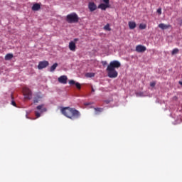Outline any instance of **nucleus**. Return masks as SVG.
<instances>
[{"label":"nucleus","mask_w":182,"mask_h":182,"mask_svg":"<svg viewBox=\"0 0 182 182\" xmlns=\"http://www.w3.org/2000/svg\"><path fill=\"white\" fill-rule=\"evenodd\" d=\"M61 112L65 117L70 119V120H76V119H79V117H80V112L77 111L75 108H70L69 107H64L62 109Z\"/></svg>","instance_id":"nucleus-1"},{"label":"nucleus","mask_w":182,"mask_h":182,"mask_svg":"<svg viewBox=\"0 0 182 182\" xmlns=\"http://www.w3.org/2000/svg\"><path fill=\"white\" fill-rule=\"evenodd\" d=\"M66 21L68 23H77L79 22V16H77L76 13H72L67 15Z\"/></svg>","instance_id":"nucleus-2"},{"label":"nucleus","mask_w":182,"mask_h":182,"mask_svg":"<svg viewBox=\"0 0 182 182\" xmlns=\"http://www.w3.org/2000/svg\"><path fill=\"white\" fill-rule=\"evenodd\" d=\"M107 72L109 77H114V61L110 63L107 68Z\"/></svg>","instance_id":"nucleus-3"},{"label":"nucleus","mask_w":182,"mask_h":182,"mask_svg":"<svg viewBox=\"0 0 182 182\" xmlns=\"http://www.w3.org/2000/svg\"><path fill=\"white\" fill-rule=\"evenodd\" d=\"M23 93L26 100H31L32 99V91L28 87H24L23 88Z\"/></svg>","instance_id":"nucleus-4"},{"label":"nucleus","mask_w":182,"mask_h":182,"mask_svg":"<svg viewBox=\"0 0 182 182\" xmlns=\"http://www.w3.org/2000/svg\"><path fill=\"white\" fill-rule=\"evenodd\" d=\"M49 66V62L47 60L40 61L38 63V69L40 70L42 69H45V68H48Z\"/></svg>","instance_id":"nucleus-5"},{"label":"nucleus","mask_w":182,"mask_h":182,"mask_svg":"<svg viewBox=\"0 0 182 182\" xmlns=\"http://www.w3.org/2000/svg\"><path fill=\"white\" fill-rule=\"evenodd\" d=\"M135 50L139 53H143L144 52H146V50H147V48L143 45H138L136 46Z\"/></svg>","instance_id":"nucleus-6"},{"label":"nucleus","mask_w":182,"mask_h":182,"mask_svg":"<svg viewBox=\"0 0 182 182\" xmlns=\"http://www.w3.org/2000/svg\"><path fill=\"white\" fill-rule=\"evenodd\" d=\"M43 97V95H42V93L37 92L35 95L33 102L34 103H39V102H41V100H42Z\"/></svg>","instance_id":"nucleus-7"},{"label":"nucleus","mask_w":182,"mask_h":182,"mask_svg":"<svg viewBox=\"0 0 182 182\" xmlns=\"http://www.w3.org/2000/svg\"><path fill=\"white\" fill-rule=\"evenodd\" d=\"M58 81L59 82V83L66 85V83H68V76L61 75L60 77L58 78Z\"/></svg>","instance_id":"nucleus-8"},{"label":"nucleus","mask_w":182,"mask_h":182,"mask_svg":"<svg viewBox=\"0 0 182 182\" xmlns=\"http://www.w3.org/2000/svg\"><path fill=\"white\" fill-rule=\"evenodd\" d=\"M88 9H90V12H93L97 9V6L94 2H90L88 4Z\"/></svg>","instance_id":"nucleus-9"},{"label":"nucleus","mask_w":182,"mask_h":182,"mask_svg":"<svg viewBox=\"0 0 182 182\" xmlns=\"http://www.w3.org/2000/svg\"><path fill=\"white\" fill-rule=\"evenodd\" d=\"M68 48L72 52H76V43L75 42L70 41Z\"/></svg>","instance_id":"nucleus-10"},{"label":"nucleus","mask_w":182,"mask_h":182,"mask_svg":"<svg viewBox=\"0 0 182 182\" xmlns=\"http://www.w3.org/2000/svg\"><path fill=\"white\" fill-rule=\"evenodd\" d=\"M69 85H70L71 86H73V85H75L77 89H79V90H80V89L82 88V87H81V85H80V83L76 82H75V80H70L69 81Z\"/></svg>","instance_id":"nucleus-11"},{"label":"nucleus","mask_w":182,"mask_h":182,"mask_svg":"<svg viewBox=\"0 0 182 182\" xmlns=\"http://www.w3.org/2000/svg\"><path fill=\"white\" fill-rule=\"evenodd\" d=\"M159 28H160L161 29H162L163 31L166 30V29H168V28H171V25L170 24H164L163 23L159 24Z\"/></svg>","instance_id":"nucleus-12"},{"label":"nucleus","mask_w":182,"mask_h":182,"mask_svg":"<svg viewBox=\"0 0 182 182\" xmlns=\"http://www.w3.org/2000/svg\"><path fill=\"white\" fill-rule=\"evenodd\" d=\"M109 5L105 4H100L98 6V8L100 9H102V11H106V9H107V8H109Z\"/></svg>","instance_id":"nucleus-13"},{"label":"nucleus","mask_w":182,"mask_h":182,"mask_svg":"<svg viewBox=\"0 0 182 182\" xmlns=\"http://www.w3.org/2000/svg\"><path fill=\"white\" fill-rule=\"evenodd\" d=\"M44 105H41L37 106L36 109L37 110H40L41 113H43L44 112H46V108H45Z\"/></svg>","instance_id":"nucleus-14"},{"label":"nucleus","mask_w":182,"mask_h":182,"mask_svg":"<svg viewBox=\"0 0 182 182\" xmlns=\"http://www.w3.org/2000/svg\"><path fill=\"white\" fill-rule=\"evenodd\" d=\"M41 9V4L36 3L32 6V11H39Z\"/></svg>","instance_id":"nucleus-15"},{"label":"nucleus","mask_w":182,"mask_h":182,"mask_svg":"<svg viewBox=\"0 0 182 182\" xmlns=\"http://www.w3.org/2000/svg\"><path fill=\"white\" fill-rule=\"evenodd\" d=\"M129 29H134L136 28V22L134 21H129L128 23Z\"/></svg>","instance_id":"nucleus-16"},{"label":"nucleus","mask_w":182,"mask_h":182,"mask_svg":"<svg viewBox=\"0 0 182 182\" xmlns=\"http://www.w3.org/2000/svg\"><path fill=\"white\" fill-rule=\"evenodd\" d=\"M14 58V54L12 53H8L5 56V60H11Z\"/></svg>","instance_id":"nucleus-17"},{"label":"nucleus","mask_w":182,"mask_h":182,"mask_svg":"<svg viewBox=\"0 0 182 182\" xmlns=\"http://www.w3.org/2000/svg\"><path fill=\"white\" fill-rule=\"evenodd\" d=\"M58 68V63H55L50 68V72H55V70Z\"/></svg>","instance_id":"nucleus-18"},{"label":"nucleus","mask_w":182,"mask_h":182,"mask_svg":"<svg viewBox=\"0 0 182 182\" xmlns=\"http://www.w3.org/2000/svg\"><path fill=\"white\" fill-rule=\"evenodd\" d=\"M104 30L105 31H107L108 32H110V31H112V28H110V25L109 23H107V25H105L104 26Z\"/></svg>","instance_id":"nucleus-19"},{"label":"nucleus","mask_w":182,"mask_h":182,"mask_svg":"<svg viewBox=\"0 0 182 182\" xmlns=\"http://www.w3.org/2000/svg\"><path fill=\"white\" fill-rule=\"evenodd\" d=\"M95 114H99V113H102L103 112L102 108H95Z\"/></svg>","instance_id":"nucleus-20"},{"label":"nucleus","mask_w":182,"mask_h":182,"mask_svg":"<svg viewBox=\"0 0 182 182\" xmlns=\"http://www.w3.org/2000/svg\"><path fill=\"white\" fill-rule=\"evenodd\" d=\"M178 52H180V50H178V48H174L172 52H171V55H177V53H178Z\"/></svg>","instance_id":"nucleus-21"},{"label":"nucleus","mask_w":182,"mask_h":182,"mask_svg":"<svg viewBox=\"0 0 182 182\" xmlns=\"http://www.w3.org/2000/svg\"><path fill=\"white\" fill-rule=\"evenodd\" d=\"M121 66V64H120V62L117 61V60H115L114 61V68H120Z\"/></svg>","instance_id":"nucleus-22"},{"label":"nucleus","mask_w":182,"mask_h":182,"mask_svg":"<svg viewBox=\"0 0 182 182\" xmlns=\"http://www.w3.org/2000/svg\"><path fill=\"white\" fill-rule=\"evenodd\" d=\"M87 77H95V73H89L86 74Z\"/></svg>","instance_id":"nucleus-23"},{"label":"nucleus","mask_w":182,"mask_h":182,"mask_svg":"<svg viewBox=\"0 0 182 182\" xmlns=\"http://www.w3.org/2000/svg\"><path fill=\"white\" fill-rule=\"evenodd\" d=\"M146 24H140L139 25V29H146Z\"/></svg>","instance_id":"nucleus-24"},{"label":"nucleus","mask_w":182,"mask_h":182,"mask_svg":"<svg viewBox=\"0 0 182 182\" xmlns=\"http://www.w3.org/2000/svg\"><path fill=\"white\" fill-rule=\"evenodd\" d=\"M102 2H104L105 5H109V0H102Z\"/></svg>","instance_id":"nucleus-25"},{"label":"nucleus","mask_w":182,"mask_h":182,"mask_svg":"<svg viewBox=\"0 0 182 182\" xmlns=\"http://www.w3.org/2000/svg\"><path fill=\"white\" fill-rule=\"evenodd\" d=\"M35 114H36L37 119L39 118V117H41V113H39V112H36V111L35 112Z\"/></svg>","instance_id":"nucleus-26"},{"label":"nucleus","mask_w":182,"mask_h":182,"mask_svg":"<svg viewBox=\"0 0 182 182\" xmlns=\"http://www.w3.org/2000/svg\"><path fill=\"white\" fill-rule=\"evenodd\" d=\"M150 86L151 87H154V86H156V82H150Z\"/></svg>","instance_id":"nucleus-27"},{"label":"nucleus","mask_w":182,"mask_h":182,"mask_svg":"<svg viewBox=\"0 0 182 182\" xmlns=\"http://www.w3.org/2000/svg\"><path fill=\"white\" fill-rule=\"evenodd\" d=\"M157 14H159V15H161V8L157 9Z\"/></svg>","instance_id":"nucleus-28"},{"label":"nucleus","mask_w":182,"mask_h":182,"mask_svg":"<svg viewBox=\"0 0 182 182\" xmlns=\"http://www.w3.org/2000/svg\"><path fill=\"white\" fill-rule=\"evenodd\" d=\"M102 65H103L104 66H106V65H107V61H102Z\"/></svg>","instance_id":"nucleus-29"},{"label":"nucleus","mask_w":182,"mask_h":182,"mask_svg":"<svg viewBox=\"0 0 182 182\" xmlns=\"http://www.w3.org/2000/svg\"><path fill=\"white\" fill-rule=\"evenodd\" d=\"M11 105H12L13 106H16V102H15V101H12V102H11Z\"/></svg>","instance_id":"nucleus-30"},{"label":"nucleus","mask_w":182,"mask_h":182,"mask_svg":"<svg viewBox=\"0 0 182 182\" xmlns=\"http://www.w3.org/2000/svg\"><path fill=\"white\" fill-rule=\"evenodd\" d=\"M178 23L180 26H182V18L179 21Z\"/></svg>","instance_id":"nucleus-31"},{"label":"nucleus","mask_w":182,"mask_h":182,"mask_svg":"<svg viewBox=\"0 0 182 182\" xmlns=\"http://www.w3.org/2000/svg\"><path fill=\"white\" fill-rule=\"evenodd\" d=\"M117 75H118L117 71H114V77H117Z\"/></svg>","instance_id":"nucleus-32"},{"label":"nucleus","mask_w":182,"mask_h":182,"mask_svg":"<svg viewBox=\"0 0 182 182\" xmlns=\"http://www.w3.org/2000/svg\"><path fill=\"white\" fill-rule=\"evenodd\" d=\"M77 41H79V38H75V39H74V41H73L74 43H75V42H77Z\"/></svg>","instance_id":"nucleus-33"},{"label":"nucleus","mask_w":182,"mask_h":182,"mask_svg":"<svg viewBox=\"0 0 182 182\" xmlns=\"http://www.w3.org/2000/svg\"><path fill=\"white\" fill-rule=\"evenodd\" d=\"M90 105H92V103L89 102V103H85V106H90Z\"/></svg>","instance_id":"nucleus-34"},{"label":"nucleus","mask_w":182,"mask_h":182,"mask_svg":"<svg viewBox=\"0 0 182 182\" xmlns=\"http://www.w3.org/2000/svg\"><path fill=\"white\" fill-rule=\"evenodd\" d=\"M92 92H95V89L92 88Z\"/></svg>","instance_id":"nucleus-35"},{"label":"nucleus","mask_w":182,"mask_h":182,"mask_svg":"<svg viewBox=\"0 0 182 182\" xmlns=\"http://www.w3.org/2000/svg\"><path fill=\"white\" fill-rule=\"evenodd\" d=\"M106 103H109V101H106Z\"/></svg>","instance_id":"nucleus-36"}]
</instances>
